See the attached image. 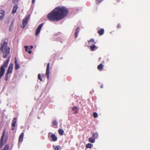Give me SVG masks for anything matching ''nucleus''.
I'll return each instance as SVG.
<instances>
[{
    "mask_svg": "<svg viewBox=\"0 0 150 150\" xmlns=\"http://www.w3.org/2000/svg\"><path fill=\"white\" fill-rule=\"evenodd\" d=\"M69 13L68 9L66 7L57 6L47 15V18L50 21H58L63 19Z\"/></svg>",
    "mask_w": 150,
    "mask_h": 150,
    "instance_id": "f257e3e1",
    "label": "nucleus"
},
{
    "mask_svg": "<svg viewBox=\"0 0 150 150\" xmlns=\"http://www.w3.org/2000/svg\"><path fill=\"white\" fill-rule=\"evenodd\" d=\"M8 41L7 39H4L1 43L0 50L3 53L4 58H6L10 53V47L8 46Z\"/></svg>",
    "mask_w": 150,
    "mask_h": 150,
    "instance_id": "f03ea898",
    "label": "nucleus"
},
{
    "mask_svg": "<svg viewBox=\"0 0 150 150\" xmlns=\"http://www.w3.org/2000/svg\"><path fill=\"white\" fill-rule=\"evenodd\" d=\"M10 56L8 57L6 60L4 62L3 65L0 67V79L4 75L5 71V68L7 67L8 64L10 60Z\"/></svg>",
    "mask_w": 150,
    "mask_h": 150,
    "instance_id": "7ed1b4c3",
    "label": "nucleus"
},
{
    "mask_svg": "<svg viewBox=\"0 0 150 150\" xmlns=\"http://www.w3.org/2000/svg\"><path fill=\"white\" fill-rule=\"evenodd\" d=\"M5 131L4 130L1 136L0 142V148H2L3 146L6 143L7 140V137L5 135Z\"/></svg>",
    "mask_w": 150,
    "mask_h": 150,
    "instance_id": "20e7f679",
    "label": "nucleus"
},
{
    "mask_svg": "<svg viewBox=\"0 0 150 150\" xmlns=\"http://www.w3.org/2000/svg\"><path fill=\"white\" fill-rule=\"evenodd\" d=\"M29 17L30 15H28V16H26L25 18L23 20L22 25L21 26V28H24L28 23Z\"/></svg>",
    "mask_w": 150,
    "mask_h": 150,
    "instance_id": "39448f33",
    "label": "nucleus"
},
{
    "mask_svg": "<svg viewBox=\"0 0 150 150\" xmlns=\"http://www.w3.org/2000/svg\"><path fill=\"white\" fill-rule=\"evenodd\" d=\"M48 137L51 141H56L57 140V137L54 134H52L51 133H49Z\"/></svg>",
    "mask_w": 150,
    "mask_h": 150,
    "instance_id": "423d86ee",
    "label": "nucleus"
},
{
    "mask_svg": "<svg viewBox=\"0 0 150 150\" xmlns=\"http://www.w3.org/2000/svg\"><path fill=\"white\" fill-rule=\"evenodd\" d=\"M43 23H42L40 24L38 27L37 29L36 30V32H35V35L36 36H37L39 33H40L41 29L42 27L43 26Z\"/></svg>",
    "mask_w": 150,
    "mask_h": 150,
    "instance_id": "0eeeda50",
    "label": "nucleus"
},
{
    "mask_svg": "<svg viewBox=\"0 0 150 150\" xmlns=\"http://www.w3.org/2000/svg\"><path fill=\"white\" fill-rule=\"evenodd\" d=\"M50 67V64L49 63H48L47 66L46 73V75L48 79H49V78Z\"/></svg>",
    "mask_w": 150,
    "mask_h": 150,
    "instance_id": "6e6552de",
    "label": "nucleus"
},
{
    "mask_svg": "<svg viewBox=\"0 0 150 150\" xmlns=\"http://www.w3.org/2000/svg\"><path fill=\"white\" fill-rule=\"evenodd\" d=\"M13 66V63L10 64L7 71V73L8 74H10L12 73Z\"/></svg>",
    "mask_w": 150,
    "mask_h": 150,
    "instance_id": "1a4fd4ad",
    "label": "nucleus"
},
{
    "mask_svg": "<svg viewBox=\"0 0 150 150\" xmlns=\"http://www.w3.org/2000/svg\"><path fill=\"white\" fill-rule=\"evenodd\" d=\"M5 12L3 10H0V21L3 19L4 16Z\"/></svg>",
    "mask_w": 150,
    "mask_h": 150,
    "instance_id": "9d476101",
    "label": "nucleus"
},
{
    "mask_svg": "<svg viewBox=\"0 0 150 150\" xmlns=\"http://www.w3.org/2000/svg\"><path fill=\"white\" fill-rule=\"evenodd\" d=\"M15 69L16 70L18 69L19 68V64L17 62V59L16 58H15Z\"/></svg>",
    "mask_w": 150,
    "mask_h": 150,
    "instance_id": "9b49d317",
    "label": "nucleus"
},
{
    "mask_svg": "<svg viewBox=\"0 0 150 150\" xmlns=\"http://www.w3.org/2000/svg\"><path fill=\"white\" fill-rule=\"evenodd\" d=\"M18 8L17 5H15L13 6V9L12 10V13L13 14L16 12L17 9Z\"/></svg>",
    "mask_w": 150,
    "mask_h": 150,
    "instance_id": "f8f14e48",
    "label": "nucleus"
},
{
    "mask_svg": "<svg viewBox=\"0 0 150 150\" xmlns=\"http://www.w3.org/2000/svg\"><path fill=\"white\" fill-rule=\"evenodd\" d=\"M24 137V133H22L20 135L19 139V142H22L23 140V139Z\"/></svg>",
    "mask_w": 150,
    "mask_h": 150,
    "instance_id": "ddd939ff",
    "label": "nucleus"
},
{
    "mask_svg": "<svg viewBox=\"0 0 150 150\" xmlns=\"http://www.w3.org/2000/svg\"><path fill=\"white\" fill-rule=\"evenodd\" d=\"M24 137V133H22L20 135L19 139V142H22L23 140V139Z\"/></svg>",
    "mask_w": 150,
    "mask_h": 150,
    "instance_id": "4468645a",
    "label": "nucleus"
},
{
    "mask_svg": "<svg viewBox=\"0 0 150 150\" xmlns=\"http://www.w3.org/2000/svg\"><path fill=\"white\" fill-rule=\"evenodd\" d=\"M9 146L8 144L5 145L2 150H9Z\"/></svg>",
    "mask_w": 150,
    "mask_h": 150,
    "instance_id": "2eb2a0df",
    "label": "nucleus"
},
{
    "mask_svg": "<svg viewBox=\"0 0 150 150\" xmlns=\"http://www.w3.org/2000/svg\"><path fill=\"white\" fill-rule=\"evenodd\" d=\"M8 74L7 73H6L5 75V77L4 78V79L6 81H7L8 80V74Z\"/></svg>",
    "mask_w": 150,
    "mask_h": 150,
    "instance_id": "dca6fc26",
    "label": "nucleus"
},
{
    "mask_svg": "<svg viewBox=\"0 0 150 150\" xmlns=\"http://www.w3.org/2000/svg\"><path fill=\"white\" fill-rule=\"evenodd\" d=\"M58 132L59 134H60L61 135H62L64 131L63 130L60 129L59 130Z\"/></svg>",
    "mask_w": 150,
    "mask_h": 150,
    "instance_id": "f3484780",
    "label": "nucleus"
},
{
    "mask_svg": "<svg viewBox=\"0 0 150 150\" xmlns=\"http://www.w3.org/2000/svg\"><path fill=\"white\" fill-rule=\"evenodd\" d=\"M16 122H13L12 124V128L11 129L12 130H14L15 129L14 127L16 125Z\"/></svg>",
    "mask_w": 150,
    "mask_h": 150,
    "instance_id": "a211bd4d",
    "label": "nucleus"
},
{
    "mask_svg": "<svg viewBox=\"0 0 150 150\" xmlns=\"http://www.w3.org/2000/svg\"><path fill=\"white\" fill-rule=\"evenodd\" d=\"M57 122H53L52 125L55 128H56L57 127Z\"/></svg>",
    "mask_w": 150,
    "mask_h": 150,
    "instance_id": "6ab92c4d",
    "label": "nucleus"
},
{
    "mask_svg": "<svg viewBox=\"0 0 150 150\" xmlns=\"http://www.w3.org/2000/svg\"><path fill=\"white\" fill-rule=\"evenodd\" d=\"M38 79L40 80V81H42V79L41 77L40 74L38 75Z\"/></svg>",
    "mask_w": 150,
    "mask_h": 150,
    "instance_id": "aec40b11",
    "label": "nucleus"
},
{
    "mask_svg": "<svg viewBox=\"0 0 150 150\" xmlns=\"http://www.w3.org/2000/svg\"><path fill=\"white\" fill-rule=\"evenodd\" d=\"M61 148V147L60 146H58L54 148V150H58L60 149Z\"/></svg>",
    "mask_w": 150,
    "mask_h": 150,
    "instance_id": "412c9836",
    "label": "nucleus"
},
{
    "mask_svg": "<svg viewBox=\"0 0 150 150\" xmlns=\"http://www.w3.org/2000/svg\"><path fill=\"white\" fill-rule=\"evenodd\" d=\"M19 0H12V2L13 4H15Z\"/></svg>",
    "mask_w": 150,
    "mask_h": 150,
    "instance_id": "4be33fe9",
    "label": "nucleus"
},
{
    "mask_svg": "<svg viewBox=\"0 0 150 150\" xmlns=\"http://www.w3.org/2000/svg\"><path fill=\"white\" fill-rule=\"evenodd\" d=\"M24 47L25 48V51H28V46H25Z\"/></svg>",
    "mask_w": 150,
    "mask_h": 150,
    "instance_id": "5701e85b",
    "label": "nucleus"
},
{
    "mask_svg": "<svg viewBox=\"0 0 150 150\" xmlns=\"http://www.w3.org/2000/svg\"><path fill=\"white\" fill-rule=\"evenodd\" d=\"M16 118H14L12 122H16Z\"/></svg>",
    "mask_w": 150,
    "mask_h": 150,
    "instance_id": "b1692460",
    "label": "nucleus"
},
{
    "mask_svg": "<svg viewBox=\"0 0 150 150\" xmlns=\"http://www.w3.org/2000/svg\"><path fill=\"white\" fill-rule=\"evenodd\" d=\"M28 52L29 54H31V53H32V51H28Z\"/></svg>",
    "mask_w": 150,
    "mask_h": 150,
    "instance_id": "393cba45",
    "label": "nucleus"
},
{
    "mask_svg": "<svg viewBox=\"0 0 150 150\" xmlns=\"http://www.w3.org/2000/svg\"><path fill=\"white\" fill-rule=\"evenodd\" d=\"M75 109V106L73 107L72 108V110L74 111Z\"/></svg>",
    "mask_w": 150,
    "mask_h": 150,
    "instance_id": "a878e982",
    "label": "nucleus"
},
{
    "mask_svg": "<svg viewBox=\"0 0 150 150\" xmlns=\"http://www.w3.org/2000/svg\"><path fill=\"white\" fill-rule=\"evenodd\" d=\"M33 46H30V49H33Z\"/></svg>",
    "mask_w": 150,
    "mask_h": 150,
    "instance_id": "bb28decb",
    "label": "nucleus"
},
{
    "mask_svg": "<svg viewBox=\"0 0 150 150\" xmlns=\"http://www.w3.org/2000/svg\"><path fill=\"white\" fill-rule=\"evenodd\" d=\"M35 0H32V3L33 4L35 2Z\"/></svg>",
    "mask_w": 150,
    "mask_h": 150,
    "instance_id": "cd10ccee",
    "label": "nucleus"
},
{
    "mask_svg": "<svg viewBox=\"0 0 150 150\" xmlns=\"http://www.w3.org/2000/svg\"><path fill=\"white\" fill-rule=\"evenodd\" d=\"M53 122H56V120H54Z\"/></svg>",
    "mask_w": 150,
    "mask_h": 150,
    "instance_id": "c85d7f7f",
    "label": "nucleus"
}]
</instances>
